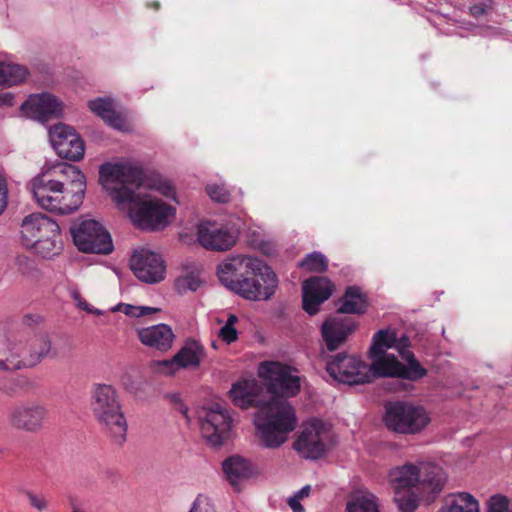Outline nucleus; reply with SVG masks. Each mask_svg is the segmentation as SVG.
Here are the masks:
<instances>
[{"label": "nucleus", "instance_id": "obj_24", "mask_svg": "<svg viewBox=\"0 0 512 512\" xmlns=\"http://www.w3.org/2000/svg\"><path fill=\"white\" fill-rule=\"evenodd\" d=\"M354 326L345 318H331L322 324L321 333L325 348L332 352L343 345Z\"/></svg>", "mask_w": 512, "mask_h": 512}, {"label": "nucleus", "instance_id": "obj_11", "mask_svg": "<svg viewBox=\"0 0 512 512\" xmlns=\"http://www.w3.org/2000/svg\"><path fill=\"white\" fill-rule=\"evenodd\" d=\"M70 231L75 246L84 253L109 254L113 250L110 234L94 219H83Z\"/></svg>", "mask_w": 512, "mask_h": 512}, {"label": "nucleus", "instance_id": "obj_21", "mask_svg": "<svg viewBox=\"0 0 512 512\" xmlns=\"http://www.w3.org/2000/svg\"><path fill=\"white\" fill-rule=\"evenodd\" d=\"M25 370L20 337L0 329V371Z\"/></svg>", "mask_w": 512, "mask_h": 512}, {"label": "nucleus", "instance_id": "obj_33", "mask_svg": "<svg viewBox=\"0 0 512 512\" xmlns=\"http://www.w3.org/2000/svg\"><path fill=\"white\" fill-rule=\"evenodd\" d=\"M346 512H379L376 497L367 491L358 492L347 503Z\"/></svg>", "mask_w": 512, "mask_h": 512}, {"label": "nucleus", "instance_id": "obj_12", "mask_svg": "<svg viewBox=\"0 0 512 512\" xmlns=\"http://www.w3.org/2000/svg\"><path fill=\"white\" fill-rule=\"evenodd\" d=\"M229 410L220 403H212L199 414L202 437L211 446H220L229 439L232 429Z\"/></svg>", "mask_w": 512, "mask_h": 512}, {"label": "nucleus", "instance_id": "obj_26", "mask_svg": "<svg viewBox=\"0 0 512 512\" xmlns=\"http://www.w3.org/2000/svg\"><path fill=\"white\" fill-rule=\"evenodd\" d=\"M205 357L204 347L196 340H188L175 354L180 369L197 368Z\"/></svg>", "mask_w": 512, "mask_h": 512}, {"label": "nucleus", "instance_id": "obj_14", "mask_svg": "<svg viewBox=\"0 0 512 512\" xmlns=\"http://www.w3.org/2000/svg\"><path fill=\"white\" fill-rule=\"evenodd\" d=\"M239 229L231 223L201 222L197 227L198 242L207 250L227 251L237 242Z\"/></svg>", "mask_w": 512, "mask_h": 512}, {"label": "nucleus", "instance_id": "obj_42", "mask_svg": "<svg viewBox=\"0 0 512 512\" xmlns=\"http://www.w3.org/2000/svg\"><path fill=\"white\" fill-rule=\"evenodd\" d=\"M488 512H509V500L502 495H494L488 501Z\"/></svg>", "mask_w": 512, "mask_h": 512}, {"label": "nucleus", "instance_id": "obj_48", "mask_svg": "<svg viewBox=\"0 0 512 512\" xmlns=\"http://www.w3.org/2000/svg\"><path fill=\"white\" fill-rule=\"evenodd\" d=\"M14 104V96L9 92L0 93V107H11Z\"/></svg>", "mask_w": 512, "mask_h": 512}, {"label": "nucleus", "instance_id": "obj_39", "mask_svg": "<svg viewBox=\"0 0 512 512\" xmlns=\"http://www.w3.org/2000/svg\"><path fill=\"white\" fill-rule=\"evenodd\" d=\"M69 294H70V297L72 298V300L74 301L75 305L79 309L84 310L87 313L95 314V315H104L105 314L104 311L94 308L90 304H88L86 302V300L83 299V297L81 296L77 287H74V286L69 287Z\"/></svg>", "mask_w": 512, "mask_h": 512}, {"label": "nucleus", "instance_id": "obj_17", "mask_svg": "<svg viewBox=\"0 0 512 512\" xmlns=\"http://www.w3.org/2000/svg\"><path fill=\"white\" fill-rule=\"evenodd\" d=\"M25 370L36 367L45 358H55L58 355L52 343L51 336L44 331L35 333L27 338L20 337Z\"/></svg>", "mask_w": 512, "mask_h": 512}, {"label": "nucleus", "instance_id": "obj_3", "mask_svg": "<svg viewBox=\"0 0 512 512\" xmlns=\"http://www.w3.org/2000/svg\"><path fill=\"white\" fill-rule=\"evenodd\" d=\"M232 403L241 408L258 409L254 424L262 446L275 449L284 444L297 425L292 406L287 401H269L264 385L255 379L234 383L229 390Z\"/></svg>", "mask_w": 512, "mask_h": 512}, {"label": "nucleus", "instance_id": "obj_47", "mask_svg": "<svg viewBox=\"0 0 512 512\" xmlns=\"http://www.w3.org/2000/svg\"><path fill=\"white\" fill-rule=\"evenodd\" d=\"M8 200V187L6 179L0 172V215L4 212L7 207Z\"/></svg>", "mask_w": 512, "mask_h": 512}, {"label": "nucleus", "instance_id": "obj_9", "mask_svg": "<svg viewBox=\"0 0 512 512\" xmlns=\"http://www.w3.org/2000/svg\"><path fill=\"white\" fill-rule=\"evenodd\" d=\"M258 269L251 271L250 275L240 278L230 291L247 300L265 301L270 299L278 287L277 275L262 260H260Z\"/></svg>", "mask_w": 512, "mask_h": 512}, {"label": "nucleus", "instance_id": "obj_34", "mask_svg": "<svg viewBox=\"0 0 512 512\" xmlns=\"http://www.w3.org/2000/svg\"><path fill=\"white\" fill-rule=\"evenodd\" d=\"M161 309L149 306H134L126 303H119L111 308V312H122L130 317H143L152 313H157Z\"/></svg>", "mask_w": 512, "mask_h": 512}, {"label": "nucleus", "instance_id": "obj_19", "mask_svg": "<svg viewBox=\"0 0 512 512\" xmlns=\"http://www.w3.org/2000/svg\"><path fill=\"white\" fill-rule=\"evenodd\" d=\"M260 259L247 255H237L225 259L217 267V276L220 282L231 289L233 285L251 271L259 270Z\"/></svg>", "mask_w": 512, "mask_h": 512}, {"label": "nucleus", "instance_id": "obj_40", "mask_svg": "<svg viewBox=\"0 0 512 512\" xmlns=\"http://www.w3.org/2000/svg\"><path fill=\"white\" fill-rule=\"evenodd\" d=\"M69 294H70V297L72 298V300L74 301L75 305L79 309L84 310L87 313L95 314V315H104L105 314L104 311L94 308L90 304H88L86 302V300L83 299V297L81 296L77 287H74V286L69 287Z\"/></svg>", "mask_w": 512, "mask_h": 512}, {"label": "nucleus", "instance_id": "obj_13", "mask_svg": "<svg viewBox=\"0 0 512 512\" xmlns=\"http://www.w3.org/2000/svg\"><path fill=\"white\" fill-rule=\"evenodd\" d=\"M48 408L38 401H24L13 405L7 414L9 425L18 431L38 433L48 421Z\"/></svg>", "mask_w": 512, "mask_h": 512}, {"label": "nucleus", "instance_id": "obj_16", "mask_svg": "<svg viewBox=\"0 0 512 512\" xmlns=\"http://www.w3.org/2000/svg\"><path fill=\"white\" fill-rule=\"evenodd\" d=\"M50 142L61 158L78 161L84 156V142L68 125L58 123L49 129Z\"/></svg>", "mask_w": 512, "mask_h": 512}, {"label": "nucleus", "instance_id": "obj_30", "mask_svg": "<svg viewBox=\"0 0 512 512\" xmlns=\"http://www.w3.org/2000/svg\"><path fill=\"white\" fill-rule=\"evenodd\" d=\"M439 512H479V505L470 494L459 493L447 498Z\"/></svg>", "mask_w": 512, "mask_h": 512}, {"label": "nucleus", "instance_id": "obj_46", "mask_svg": "<svg viewBox=\"0 0 512 512\" xmlns=\"http://www.w3.org/2000/svg\"><path fill=\"white\" fill-rule=\"evenodd\" d=\"M153 188H155L160 194L168 198L175 199V190L170 182L166 180H159L153 185Z\"/></svg>", "mask_w": 512, "mask_h": 512}, {"label": "nucleus", "instance_id": "obj_53", "mask_svg": "<svg viewBox=\"0 0 512 512\" xmlns=\"http://www.w3.org/2000/svg\"><path fill=\"white\" fill-rule=\"evenodd\" d=\"M24 320H25V322H26L27 324H29V321H30V320H31V321H33V322H38V321L40 320V317H39V316H30V315H27V316H25Z\"/></svg>", "mask_w": 512, "mask_h": 512}, {"label": "nucleus", "instance_id": "obj_41", "mask_svg": "<svg viewBox=\"0 0 512 512\" xmlns=\"http://www.w3.org/2000/svg\"><path fill=\"white\" fill-rule=\"evenodd\" d=\"M153 366L156 371L165 375H173L180 370L175 355L171 359L155 361Z\"/></svg>", "mask_w": 512, "mask_h": 512}, {"label": "nucleus", "instance_id": "obj_28", "mask_svg": "<svg viewBox=\"0 0 512 512\" xmlns=\"http://www.w3.org/2000/svg\"><path fill=\"white\" fill-rule=\"evenodd\" d=\"M53 235H47L46 238L38 240L31 245V249L44 259H51L58 256L63 249V242L59 225L53 229Z\"/></svg>", "mask_w": 512, "mask_h": 512}, {"label": "nucleus", "instance_id": "obj_27", "mask_svg": "<svg viewBox=\"0 0 512 512\" xmlns=\"http://www.w3.org/2000/svg\"><path fill=\"white\" fill-rule=\"evenodd\" d=\"M89 108L111 127L120 131L127 129L125 120L114 110L111 100L102 98L92 100L89 102Z\"/></svg>", "mask_w": 512, "mask_h": 512}, {"label": "nucleus", "instance_id": "obj_43", "mask_svg": "<svg viewBox=\"0 0 512 512\" xmlns=\"http://www.w3.org/2000/svg\"><path fill=\"white\" fill-rule=\"evenodd\" d=\"M189 512H215V509L210 499L200 494L193 501Z\"/></svg>", "mask_w": 512, "mask_h": 512}, {"label": "nucleus", "instance_id": "obj_31", "mask_svg": "<svg viewBox=\"0 0 512 512\" xmlns=\"http://www.w3.org/2000/svg\"><path fill=\"white\" fill-rule=\"evenodd\" d=\"M37 388L36 380L28 375H17L11 378L2 388L4 395L16 397L22 394H29Z\"/></svg>", "mask_w": 512, "mask_h": 512}, {"label": "nucleus", "instance_id": "obj_44", "mask_svg": "<svg viewBox=\"0 0 512 512\" xmlns=\"http://www.w3.org/2000/svg\"><path fill=\"white\" fill-rule=\"evenodd\" d=\"M218 336L227 344H231L238 338V332L235 327L223 325L219 330Z\"/></svg>", "mask_w": 512, "mask_h": 512}, {"label": "nucleus", "instance_id": "obj_54", "mask_svg": "<svg viewBox=\"0 0 512 512\" xmlns=\"http://www.w3.org/2000/svg\"><path fill=\"white\" fill-rule=\"evenodd\" d=\"M212 346H213L214 348H217V346H216V343H215V342H212Z\"/></svg>", "mask_w": 512, "mask_h": 512}, {"label": "nucleus", "instance_id": "obj_37", "mask_svg": "<svg viewBox=\"0 0 512 512\" xmlns=\"http://www.w3.org/2000/svg\"><path fill=\"white\" fill-rule=\"evenodd\" d=\"M205 190L214 202L227 203L230 200V192L223 183H209L206 185Z\"/></svg>", "mask_w": 512, "mask_h": 512}, {"label": "nucleus", "instance_id": "obj_29", "mask_svg": "<svg viewBox=\"0 0 512 512\" xmlns=\"http://www.w3.org/2000/svg\"><path fill=\"white\" fill-rule=\"evenodd\" d=\"M366 298L358 287H348L338 308L340 313L360 314L366 309Z\"/></svg>", "mask_w": 512, "mask_h": 512}, {"label": "nucleus", "instance_id": "obj_45", "mask_svg": "<svg viewBox=\"0 0 512 512\" xmlns=\"http://www.w3.org/2000/svg\"><path fill=\"white\" fill-rule=\"evenodd\" d=\"M26 496L29 500L30 505L37 511H43L47 508V501L44 496L37 495L33 492H26Z\"/></svg>", "mask_w": 512, "mask_h": 512}, {"label": "nucleus", "instance_id": "obj_32", "mask_svg": "<svg viewBox=\"0 0 512 512\" xmlns=\"http://www.w3.org/2000/svg\"><path fill=\"white\" fill-rule=\"evenodd\" d=\"M28 76L26 67L0 61V87L22 83Z\"/></svg>", "mask_w": 512, "mask_h": 512}, {"label": "nucleus", "instance_id": "obj_35", "mask_svg": "<svg viewBox=\"0 0 512 512\" xmlns=\"http://www.w3.org/2000/svg\"><path fill=\"white\" fill-rule=\"evenodd\" d=\"M202 282L198 273L190 272L178 277L175 286L180 294H184L188 291L194 292L198 290Z\"/></svg>", "mask_w": 512, "mask_h": 512}, {"label": "nucleus", "instance_id": "obj_38", "mask_svg": "<svg viewBox=\"0 0 512 512\" xmlns=\"http://www.w3.org/2000/svg\"><path fill=\"white\" fill-rule=\"evenodd\" d=\"M69 294H70V297L72 298V300L74 301L75 305L79 309L84 310L87 313L95 314V315H104L105 314L104 311L94 308L90 304H88L86 302V300L83 299V297L81 296L77 287H74V286L69 287Z\"/></svg>", "mask_w": 512, "mask_h": 512}, {"label": "nucleus", "instance_id": "obj_52", "mask_svg": "<svg viewBox=\"0 0 512 512\" xmlns=\"http://www.w3.org/2000/svg\"><path fill=\"white\" fill-rule=\"evenodd\" d=\"M238 322V317L236 315L230 314L227 318V321L224 325L235 327V324Z\"/></svg>", "mask_w": 512, "mask_h": 512}, {"label": "nucleus", "instance_id": "obj_6", "mask_svg": "<svg viewBox=\"0 0 512 512\" xmlns=\"http://www.w3.org/2000/svg\"><path fill=\"white\" fill-rule=\"evenodd\" d=\"M91 399L92 411L100 426L114 442L122 444L126 440L128 425L116 389L112 385L96 384Z\"/></svg>", "mask_w": 512, "mask_h": 512}, {"label": "nucleus", "instance_id": "obj_50", "mask_svg": "<svg viewBox=\"0 0 512 512\" xmlns=\"http://www.w3.org/2000/svg\"><path fill=\"white\" fill-rule=\"evenodd\" d=\"M311 491V486L306 485L302 487L299 491H297L292 497L297 498L298 500H301L305 497H308Z\"/></svg>", "mask_w": 512, "mask_h": 512}, {"label": "nucleus", "instance_id": "obj_23", "mask_svg": "<svg viewBox=\"0 0 512 512\" xmlns=\"http://www.w3.org/2000/svg\"><path fill=\"white\" fill-rule=\"evenodd\" d=\"M139 341L149 348L166 352L171 349L175 335L172 328L164 323L136 330Z\"/></svg>", "mask_w": 512, "mask_h": 512}, {"label": "nucleus", "instance_id": "obj_15", "mask_svg": "<svg viewBox=\"0 0 512 512\" xmlns=\"http://www.w3.org/2000/svg\"><path fill=\"white\" fill-rule=\"evenodd\" d=\"M130 267L135 276L145 283L154 284L165 278L166 266L161 255L146 248L134 251Z\"/></svg>", "mask_w": 512, "mask_h": 512}, {"label": "nucleus", "instance_id": "obj_36", "mask_svg": "<svg viewBox=\"0 0 512 512\" xmlns=\"http://www.w3.org/2000/svg\"><path fill=\"white\" fill-rule=\"evenodd\" d=\"M299 265L310 272H323L327 269L328 261L322 253L313 252L308 254Z\"/></svg>", "mask_w": 512, "mask_h": 512}, {"label": "nucleus", "instance_id": "obj_51", "mask_svg": "<svg viewBox=\"0 0 512 512\" xmlns=\"http://www.w3.org/2000/svg\"><path fill=\"white\" fill-rule=\"evenodd\" d=\"M471 14L475 17H479L485 14L486 10L484 7L479 5H474L470 8Z\"/></svg>", "mask_w": 512, "mask_h": 512}, {"label": "nucleus", "instance_id": "obj_25", "mask_svg": "<svg viewBox=\"0 0 512 512\" xmlns=\"http://www.w3.org/2000/svg\"><path fill=\"white\" fill-rule=\"evenodd\" d=\"M223 471L229 483L238 489L239 483L253 475V467L250 461L240 457L233 456L223 463Z\"/></svg>", "mask_w": 512, "mask_h": 512}, {"label": "nucleus", "instance_id": "obj_2", "mask_svg": "<svg viewBox=\"0 0 512 512\" xmlns=\"http://www.w3.org/2000/svg\"><path fill=\"white\" fill-rule=\"evenodd\" d=\"M99 181L103 189L120 210H127L131 221L143 230H159L166 227L174 210L162 201L142 194L146 183L142 168L130 162L105 163L99 169Z\"/></svg>", "mask_w": 512, "mask_h": 512}, {"label": "nucleus", "instance_id": "obj_49", "mask_svg": "<svg viewBox=\"0 0 512 512\" xmlns=\"http://www.w3.org/2000/svg\"><path fill=\"white\" fill-rule=\"evenodd\" d=\"M288 505L292 509L293 512H304V507L301 505L300 500L294 497H290L288 499Z\"/></svg>", "mask_w": 512, "mask_h": 512}, {"label": "nucleus", "instance_id": "obj_8", "mask_svg": "<svg viewBox=\"0 0 512 512\" xmlns=\"http://www.w3.org/2000/svg\"><path fill=\"white\" fill-rule=\"evenodd\" d=\"M258 375L268 388L269 401H285L282 398L295 396L300 390V378L292 367L276 361H267L259 365Z\"/></svg>", "mask_w": 512, "mask_h": 512}, {"label": "nucleus", "instance_id": "obj_4", "mask_svg": "<svg viewBox=\"0 0 512 512\" xmlns=\"http://www.w3.org/2000/svg\"><path fill=\"white\" fill-rule=\"evenodd\" d=\"M30 190L42 209L57 215L71 214L83 202L86 178L76 166L59 162L35 176Z\"/></svg>", "mask_w": 512, "mask_h": 512}, {"label": "nucleus", "instance_id": "obj_10", "mask_svg": "<svg viewBox=\"0 0 512 512\" xmlns=\"http://www.w3.org/2000/svg\"><path fill=\"white\" fill-rule=\"evenodd\" d=\"M333 444L331 426L319 419L307 421L294 443V448L304 457L317 459Z\"/></svg>", "mask_w": 512, "mask_h": 512}, {"label": "nucleus", "instance_id": "obj_20", "mask_svg": "<svg viewBox=\"0 0 512 512\" xmlns=\"http://www.w3.org/2000/svg\"><path fill=\"white\" fill-rule=\"evenodd\" d=\"M58 224L42 213H32L23 218L20 226V238L25 247L37 243L38 240L46 238L47 235H53V229Z\"/></svg>", "mask_w": 512, "mask_h": 512}, {"label": "nucleus", "instance_id": "obj_1", "mask_svg": "<svg viewBox=\"0 0 512 512\" xmlns=\"http://www.w3.org/2000/svg\"><path fill=\"white\" fill-rule=\"evenodd\" d=\"M411 346L407 336L398 337L391 329L379 330L372 339L369 355L372 363L368 365L354 355L338 353L322 357L326 361V370L338 382L358 385L371 382L376 377H398L416 381L426 376L423 368L409 350Z\"/></svg>", "mask_w": 512, "mask_h": 512}, {"label": "nucleus", "instance_id": "obj_5", "mask_svg": "<svg viewBox=\"0 0 512 512\" xmlns=\"http://www.w3.org/2000/svg\"><path fill=\"white\" fill-rule=\"evenodd\" d=\"M394 500L402 512H414L418 497L413 488L429 493H439L446 482L443 469L430 461L406 463L389 473Z\"/></svg>", "mask_w": 512, "mask_h": 512}, {"label": "nucleus", "instance_id": "obj_22", "mask_svg": "<svg viewBox=\"0 0 512 512\" xmlns=\"http://www.w3.org/2000/svg\"><path fill=\"white\" fill-rule=\"evenodd\" d=\"M333 285L325 277H311L303 284V308L310 314L318 312L319 307L332 294Z\"/></svg>", "mask_w": 512, "mask_h": 512}, {"label": "nucleus", "instance_id": "obj_7", "mask_svg": "<svg viewBox=\"0 0 512 512\" xmlns=\"http://www.w3.org/2000/svg\"><path fill=\"white\" fill-rule=\"evenodd\" d=\"M383 421L385 426L395 433L415 435L428 426L430 417L422 406L397 401L385 406Z\"/></svg>", "mask_w": 512, "mask_h": 512}, {"label": "nucleus", "instance_id": "obj_18", "mask_svg": "<svg viewBox=\"0 0 512 512\" xmlns=\"http://www.w3.org/2000/svg\"><path fill=\"white\" fill-rule=\"evenodd\" d=\"M22 112L28 118L45 122L62 115L63 102L55 95L43 92L29 96L21 106Z\"/></svg>", "mask_w": 512, "mask_h": 512}]
</instances>
